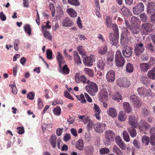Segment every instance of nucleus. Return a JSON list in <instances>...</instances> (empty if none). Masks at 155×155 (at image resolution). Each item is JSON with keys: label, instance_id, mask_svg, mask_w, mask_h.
I'll list each match as a JSON object with an SVG mask.
<instances>
[{"label": "nucleus", "instance_id": "f257e3e1", "mask_svg": "<svg viewBox=\"0 0 155 155\" xmlns=\"http://www.w3.org/2000/svg\"><path fill=\"white\" fill-rule=\"evenodd\" d=\"M85 86L86 90L91 95L94 96L98 91L97 85L95 83L90 81Z\"/></svg>", "mask_w": 155, "mask_h": 155}, {"label": "nucleus", "instance_id": "f03ea898", "mask_svg": "<svg viewBox=\"0 0 155 155\" xmlns=\"http://www.w3.org/2000/svg\"><path fill=\"white\" fill-rule=\"evenodd\" d=\"M116 65L118 67H122L124 64L125 60L119 51H116L115 56Z\"/></svg>", "mask_w": 155, "mask_h": 155}, {"label": "nucleus", "instance_id": "7ed1b4c3", "mask_svg": "<svg viewBox=\"0 0 155 155\" xmlns=\"http://www.w3.org/2000/svg\"><path fill=\"white\" fill-rule=\"evenodd\" d=\"M134 51L136 55L139 56L144 51L145 48L143 44L141 42L135 44L134 45Z\"/></svg>", "mask_w": 155, "mask_h": 155}, {"label": "nucleus", "instance_id": "20e7f679", "mask_svg": "<svg viewBox=\"0 0 155 155\" xmlns=\"http://www.w3.org/2000/svg\"><path fill=\"white\" fill-rule=\"evenodd\" d=\"M153 25L150 23H145L142 25L141 28V33L144 35H147L153 29Z\"/></svg>", "mask_w": 155, "mask_h": 155}, {"label": "nucleus", "instance_id": "39448f33", "mask_svg": "<svg viewBox=\"0 0 155 155\" xmlns=\"http://www.w3.org/2000/svg\"><path fill=\"white\" fill-rule=\"evenodd\" d=\"M130 99L134 106L140 107L143 105L142 102L140 98L135 95H131L130 97Z\"/></svg>", "mask_w": 155, "mask_h": 155}, {"label": "nucleus", "instance_id": "423d86ee", "mask_svg": "<svg viewBox=\"0 0 155 155\" xmlns=\"http://www.w3.org/2000/svg\"><path fill=\"white\" fill-rule=\"evenodd\" d=\"M75 78L76 82L77 83L82 82L83 84H87L89 82V80L87 79L86 77L84 75H79L78 74H76L75 75Z\"/></svg>", "mask_w": 155, "mask_h": 155}, {"label": "nucleus", "instance_id": "0eeeda50", "mask_svg": "<svg viewBox=\"0 0 155 155\" xmlns=\"http://www.w3.org/2000/svg\"><path fill=\"white\" fill-rule=\"evenodd\" d=\"M117 84L120 87H127L130 85V82L126 78H124L118 79Z\"/></svg>", "mask_w": 155, "mask_h": 155}, {"label": "nucleus", "instance_id": "6e6552de", "mask_svg": "<svg viewBox=\"0 0 155 155\" xmlns=\"http://www.w3.org/2000/svg\"><path fill=\"white\" fill-rule=\"evenodd\" d=\"M150 127V125L148 124L144 120H141L138 127L141 133H145L146 131Z\"/></svg>", "mask_w": 155, "mask_h": 155}, {"label": "nucleus", "instance_id": "1a4fd4ad", "mask_svg": "<svg viewBox=\"0 0 155 155\" xmlns=\"http://www.w3.org/2000/svg\"><path fill=\"white\" fill-rule=\"evenodd\" d=\"M106 126L105 124L100 123H97L94 125V130L97 133H102L105 129Z\"/></svg>", "mask_w": 155, "mask_h": 155}, {"label": "nucleus", "instance_id": "9d476101", "mask_svg": "<svg viewBox=\"0 0 155 155\" xmlns=\"http://www.w3.org/2000/svg\"><path fill=\"white\" fill-rule=\"evenodd\" d=\"M144 9V5L143 3L140 2L137 4L136 6L133 8L134 14L137 15L140 13Z\"/></svg>", "mask_w": 155, "mask_h": 155}, {"label": "nucleus", "instance_id": "9b49d317", "mask_svg": "<svg viewBox=\"0 0 155 155\" xmlns=\"http://www.w3.org/2000/svg\"><path fill=\"white\" fill-rule=\"evenodd\" d=\"M131 47H127L123 48L122 52L124 57L128 58L131 56L133 53Z\"/></svg>", "mask_w": 155, "mask_h": 155}, {"label": "nucleus", "instance_id": "f8f14e48", "mask_svg": "<svg viewBox=\"0 0 155 155\" xmlns=\"http://www.w3.org/2000/svg\"><path fill=\"white\" fill-rule=\"evenodd\" d=\"M108 95L107 89L106 88L102 89L99 92L98 98L100 100L106 99Z\"/></svg>", "mask_w": 155, "mask_h": 155}, {"label": "nucleus", "instance_id": "ddd939ff", "mask_svg": "<svg viewBox=\"0 0 155 155\" xmlns=\"http://www.w3.org/2000/svg\"><path fill=\"white\" fill-rule=\"evenodd\" d=\"M147 12L151 14L155 12V3L152 1H148L147 4Z\"/></svg>", "mask_w": 155, "mask_h": 155}, {"label": "nucleus", "instance_id": "4468645a", "mask_svg": "<svg viewBox=\"0 0 155 155\" xmlns=\"http://www.w3.org/2000/svg\"><path fill=\"white\" fill-rule=\"evenodd\" d=\"M107 81L109 82H112L115 80V73L113 70L109 71L106 76Z\"/></svg>", "mask_w": 155, "mask_h": 155}, {"label": "nucleus", "instance_id": "2eb2a0df", "mask_svg": "<svg viewBox=\"0 0 155 155\" xmlns=\"http://www.w3.org/2000/svg\"><path fill=\"white\" fill-rule=\"evenodd\" d=\"M132 34L135 35H137L140 31V27L137 25H131L129 28Z\"/></svg>", "mask_w": 155, "mask_h": 155}, {"label": "nucleus", "instance_id": "dca6fc26", "mask_svg": "<svg viewBox=\"0 0 155 155\" xmlns=\"http://www.w3.org/2000/svg\"><path fill=\"white\" fill-rule=\"evenodd\" d=\"M84 64L87 67H91L93 65V59L91 57H87L83 59Z\"/></svg>", "mask_w": 155, "mask_h": 155}, {"label": "nucleus", "instance_id": "f3484780", "mask_svg": "<svg viewBox=\"0 0 155 155\" xmlns=\"http://www.w3.org/2000/svg\"><path fill=\"white\" fill-rule=\"evenodd\" d=\"M58 62L59 67H61V65L65 63L63 56L60 52H57V55L56 56Z\"/></svg>", "mask_w": 155, "mask_h": 155}, {"label": "nucleus", "instance_id": "a211bd4d", "mask_svg": "<svg viewBox=\"0 0 155 155\" xmlns=\"http://www.w3.org/2000/svg\"><path fill=\"white\" fill-rule=\"evenodd\" d=\"M129 124L132 127L136 128L137 124L136 118L133 115L130 116L129 118Z\"/></svg>", "mask_w": 155, "mask_h": 155}, {"label": "nucleus", "instance_id": "6ab92c4d", "mask_svg": "<svg viewBox=\"0 0 155 155\" xmlns=\"http://www.w3.org/2000/svg\"><path fill=\"white\" fill-rule=\"evenodd\" d=\"M105 138H109L114 140L115 135L114 133L111 130H106L105 133Z\"/></svg>", "mask_w": 155, "mask_h": 155}, {"label": "nucleus", "instance_id": "aec40b11", "mask_svg": "<svg viewBox=\"0 0 155 155\" xmlns=\"http://www.w3.org/2000/svg\"><path fill=\"white\" fill-rule=\"evenodd\" d=\"M105 59L101 58L99 60L97 63V67L101 70H103L105 65Z\"/></svg>", "mask_w": 155, "mask_h": 155}, {"label": "nucleus", "instance_id": "412c9836", "mask_svg": "<svg viewBox=\"0 0 155 155\" xmlns=\"http://www.w3.org/2000/svg\"><path fill=\"white\" fill-rule=\"evenodd\" d=\"M62 25L65 27H70L73 25V23L69 18H67L64 19Z\"/></svg>", "mask_w": 155, "mask_h": 155}, {"label": "nucleus", "instance_id": "4be33fe9", "mask_svg": "<svg viewBox=\"0 0 155 155\" xmlns=\"http://www.w3.org/2000/svg\"><path fill=\"white\" fill-rule=\"evenodd\" d=\"M107 51V47L106 45H104L99 48L98 53L101 55H104Z\"/></svg>", "mask_w": 155, "mask_h": 155}, {"label": "nucleus", "instance_id": "5701e85b", "mask_svg": "<svg viewBox=\"0 0 155 155\" xmlns=\"http://www.w3.org/2000/svg\"><path fill=\"white\" fill-rule=\"evenodd\" d=\"M60 69V73L64 74H69L70 70L68 68V65L67 64H65L63 68L59 67Z\"/></svg>", "mask_w": 155, "mask_h": 155}, {"label": "nucleus", "instance_id": "b1692460", "mask_svg": "<svg viewBox=\"0 0 155 155\" xmlns=\"http://www.w3.org/2000/svg\"><path fill=\"white\" fill-rule=\"evenodd\" d=\"M140 67L142 71L146 72L150 68V66L149 64L143 63L140 64Z\"/></svg>", "mask_w": 155, "mask_h": 155}, {"label": "nucleus", "instance_id": "393cba45", "mask_svg": "<svg viewBox=\"0 0 155 155\" xmlns=\"http://www.w3.org/2000/svg\"><path fill=\"white\" fill-rule=\"evenodd\" d=\"M140 96L146 97L147 96V90L144 88L141 87L138 88L137 90Z\"/></svg>", "mask_w": 155, "mask_h": 155}, {"label": "nucleus", "instance_id": "a878e982", "mask_svg": "<svg viewBox=\"0 0 155 155\" xmlns=\"http://www.w3.org/2000/svg\"><path fill=\"white\" fill-rule=\"evenodd\" d=\"M122 14L126 17H128L131 15V12L130 10L128 8L123 7L121 10Z\"/></svg>", "mask_w": 155, "mask_h": 155}, {"label": "nucleus", "instance_id": "bb28decb", "mask_svg": "<svg viewBox=\"0 0 155 155\" xmlns=\"http://www.w3.org/2000/svg\"><path fill=\"white\" fill-rule=\"evenodd\" d=\"M57 141L56 136L55 135H52L50 139L49 142L53 148H54L56 147Z\"/></svg>", "mask_w": 155, "mask_h": 155}, {"label": "nucleus", "instance_id": "cd10ccee", "mask_svg": "<svg viewBox=\"0 0 155 155\" xmlns=\"http://www.w3.org/2000/svg\"><path fill=\"white\" fill-rule=\"evenodd\" d=\"M108 114L112 117H115L117 116V114L116 110L113 107H110L107 111Z\"/></svg>", "mask_w": 155, "mask_h": 155}, {"label": "nucleus", "instance_id": "c85d7f7f", "mask_svg": "<svg viewBox=\"0 0 155 155\" xmlns=\"http://www.w3.org/2000/svg\"><path fill=\"white\" fill-rule=\"evenodd\" d=\"M94 110L95 112L94 115L96 118L97 120H100L101 118L100 114L101 112V110L99 107H94Z\"/></svg>", "mask_w": 155, "mask_h": 155}, {"label": "nucleus", "instance_id": "c756f323", "mask_svg": "<svg viewBox=\"0 0 155 155\" xmlns=\"http://www.w3.org/2000/svg\"><path fill=\"white\" fill-rule=\"evenodd\" d=\"M67 12L71 17L75 18L77 16V12L73 8H70L68 9L67 10Z\"/></svg>", "mask_w": 155, "mask_h": 155}, {"label": "nucleus", "instance_id": "7c9ffc66", "mask_svg": "<svg viewBox=\"0 0 155 155\" xmlns=\"http://www.w3.org/2000/svg\"><path fill=\"white\" fill-rule=\"evenodd\" d=\"M76 148L80 150H83L84 147L83 142L82 140H78L76 145Z\"/></svg>", "mask_w": 155, "mask_h": 155}, {"label": "nucleus", "instance_id": "2f4dec72", "mask_svg": "<svg viewBox=\"0 0 155 155\" xmlns=\"http://www.w3.org/2000/svg\"><path fill=\"white\" fill-rule=\"evenodd\" d=\"M126 116L124 112L122 111L120 112L118 116V120L121 121H124L126 118Z\"/></svg>", "mask_w": 155, "mask_h": 155}, {"label": "nucleus", "instance_id": "473e14b6", "mask_svg": "<svg viewBox=\"0 0 155 155\" xmlns=\"http://www.w3.org/2000/svg\"><path fill=\"white\" fill-rule=\"evenodd\" d=\"M134 66L131 63H128L126 64V70L127 72L131 73L133 72Z\"/></svg>", "mask_w": 155, "mask_h": 155}, {"label": "nucleus", "instance_id": "72a5a7b5", "mask_svg": "<svg viewBox=\"0 0 155 155\" xmlns=\"http://www.w3.org/2000/svg\"><path fill=\"white\" fill-rule=\"evenodd\" d=\"M128 130L130 133L131 137L134 138L137 135L136 130L133 127L128 128Z\"/></svg>", "mask_w": 155, "mask_h": 155}, {"label": "nucleus", "instance_id": "f704fd0d", "mask_svg": "<svg viewBox=\"0 0 155 155\" xmlns=\"http://www.w3.org/2000/svg\"><path fill=\"white\" fill-rule=\"evenodd\" d=\"M74 59L75 62L78 65L81 64V61L80 57L78 54L77 52V51H74Z\"/></svg>", "mask_w": 155, "mask_h": 155}, {"label": "nucleus", "instance_id": "c9c22d12", "mask_svg": "<svg viewBox=\"0 0 155 155\" xmlns=\"http://www.w3.org/2000/svg\"><path fill=\"white\" fill-rule=\"evenodd\" d=\"M145 47L147 50L151 52H154V47L151 43H150L146 44Z\"/></svg>", "mask_w": 155, "mask_h": 155}, {"label": "nucleus", "instance_id": "e433bc0d", "mask_svg": "<svg viewBox=\"0 0 155 155\" xmlns=\"http://www.w3.org/2000/svg\"><path fill=\"white\" fill-rule=\"evenodd\" d=\"M84 73L89 77L93 78L94 76L93 71L91 69L85 68L84 70Z\"/></svg>", "mask_w": 155, "mask_h": 155}, {"label": "nucleus", "instance_id": "4c0bfd02", "mask_svg": "<svg viewBox=\"0 0 155 155\" xmlns=\"http://www.w3.org/2000/svg\"><path fill=\"white\" fill-rule=\"evenodd\" d=\"M113 152L117 155H122L123 153L120 148L116 145H114L113 148Z\"/></svg>", "mask_w": 155, "mask_h": 155}, {"label": "nucleus", "instance_id": "58836bf2", "mask_svg": "<svg viewBox=\"0 0 155 155\" xmlns=\"http://www.w3.org/2000/svg\"><path fill=\"white\" fill-rule=\"evenodd\" d=\"M93 147L91 146H89L86 147L84 149L86 154L90 155L93 151Z\"/></svg>", "mask_w": 155, "mask_h": 155}, {"label": "nucleus", "instance_id": "ea45409f", "mask_svg": "<svg viewBox=\"0 0 155 155\" xmlns=\"http://www.w3.org/2000/svg\"><path fill=\"white\" fill-rule=\"evenodd\" d=\"M67 2L72 5L76 6L80 5V3L78 0H67Z\"/></svg>", "mask_w": 155, "mask_h": 155}, {"label": "nucleus", "instance_id": "a19ab883", "mask_svg": "<svg viewBox=\"0 0 155 155\" xmlns=\"http://www.w3.org/2000/svg\"><path fill=\"white\" fill-rule=\"evenodd\" d=\"M142 142L145 145L147 146L150 140L149 138L146 136H143L142 139Z\"/></svg>", "mask_w": 155, "mask_h": 155}, {"label": "nucleus", "instance_id": "79ce46f5", "mask_svg": "<svg viewBox=\"0 0 155 155\" xmlns=\"http://www.w3.org/2000/svg\"><path fill=\"white\" fill-rule=\"evenodd\" d=\"M155 73L152 69L149 70L147 73V76L148 77L152 80H155Z\"/></svg>", "mask_w": 155, "mask_h": 155}, {"label": "nucleus", "instance_id": "37998d69", "mask_svg": "<svg viewBox=\"0 0 155 155\" xmlns=\"http://www.w3.org/2000/svg\"><path fill=\"white\" fill-rule=\"evenodd\" d=\"M109 152V149L107 148H102L99 150V153L101 155L107 154Z\"/></svg>", "mask_w": 155, "mask_h": 155}, {"label": "nucleus", "instance_id": "c03bdc74", "mask_svg": "<svg viewBox=\"0 0 155 155\" xmlns=\"http://www.w3.org/2000/svg\"><path fill=\"white\" fill-rule=\"evenodd\" d=\"M24 30L25 32L28 35L30 36L31 35V30L29 25H26L24 27Z\"/></svg>", "mask_w": 155, "mask_h": 155}, {"label": "nucleus", "instance_id": "a18cd8bd", "mask_svg": "<svg viewBox=\"0 0 155 155\" xmlns=\"http://www.w3.org/2000/svg\"><path fill=\"white\" fill-rule=\"evenodd\" d=\"M112 98L115 101L121 100L122 97L121 95L118 92H117L112 96Z\"/></svg>", "mask_w": 155, "mask_h": 155}, {"label": "nucleus", "instance_id": "49530a36", "mask_svg": "<svg viewBox=\"0 0 155 155\" xmlns=\"http://www.w3.org/2000/svg\"><path fill=\"white\" fill-rule=\"evenodd\" d=\"M123 135L124 139L127 142L130 141V139L129 134L126 131H124L123 133Z\"/></svg>", "mask_w": 155, "mask_h": 155}, {"label": "nucleus", "instance_id": "de8ad7c7", "mask_svg": "<svg viewBox=\"0 0 155 155\" xmlns=\"http://www.w3.org/2000/svg\"><path fill=\"white\" fill-rule=\"evenodd\" d=\"M127 38L124 34V33H122L120 38V43L122 46L125 45L126 42V38Z\"/></svg>", "mask_w": 155, "mask_h": 155}, {"label": "nucleus", "instance_id": "09e8293b", "mask_svg": "<svg viewBox=\"0 0 155 155\" xmlns=\"http://www.w3.org/2000/svg\"><path fill=\"white\" fill-rule=\"evenodd\" d=\"M76 97L82 103H84L86 102V100L85 99L84 95L83 94H81L80 95H78Z\"/></svg>", "mask_w": 155, "mask_h": 155}, {"label": "nucleus", "instance_id": "8fccbe9b", "mask_svg": "<svg viewBox=\"0 0 155 155\" xmlns=\"http://www.w3.org/2000/svg\"><path fill=\"white\" fill-rule=\"evenodd\" d=\"M109 37L110 40L111 39H118L119 34L111 33H110Z\"/></svg>", "mask_w": 155, "mask_h": 155}, {"label": "nucleus", "instance_id": "3c124183", "mask_svg": "<svg viewBox=\"0 0 155 155\" xmlns=\"http://www.w3.org/2000/svg\"><path fill=\"white\" fill-rule=\"evenodd\" d=\"M53 112L55 115H59L61 114V110L60 107H55L54 109Z\"/></svg>", "mask_w": 155, "mask_h": 155}, {"label": "nucleus", "instance_id": "603ef678", "mask_svg": "<svg viewBox=\"0 0 155 155\" xmlns=\"http://www.w3.org/2000/svg\"><path fill=\"white\" fill-rule=\"evenodd\" d=\"M133 144L134 146L140 150L141 149V147L140 146V143L138 142L136 139H134L133 142Z\"/></svg>", "mask_w": 155, "mask_h": 155}, {"label": "nucleus", "instance_id": "864d4df0", "mask_svg": "<svg viewBox=\"0 0 155 155\" xmlns=\"http://www.w3.org/2000/svg\"><path fill=\"white\" fill-rule=\"evenodd\" d=\"M63 104V101L58 100V99H55L54 101L52 103V105L53 106H55L56 104Z\"/></svg>", "mask_w": 155, "mask_h": 155}, {"label": "nucleus", "instance_id": "5fc2aeb1", "mask_svg": "<svg viewBox=\"0 0 155 155\" xmlns=\"http://www.w3.org/2000/svg\"><path fill=\"white\" fill-rule=\"evenodd\" d=\"M141 20L143 22H145L147 19V17L145 13H142L140 15Z\"/></svg>", "mask_w": 155, "mask_h": 155}, {"label": "nucleus", "instance_id": "6e6d98bb", "mask_svg": "<svg viewBox=\"0 0 155 155\" xmlns=\"http://www.w3.org/2000/svg\"><path fill=\"white\" fill-rule=\"evenodd\" d=\"M43 31L44 37L50 40H51V37L48 31L45 30H43Z\"/></svg>", "mask_w": 155, "mask_h": 155}, {"label": "nucleus", "instance_id": "4d7b16f0", "mask_svg": "<svg viewBox=\"0 0 155 155\" xmlns=\"http://www.w3.org/2000/svg\"><path fill=\"white\" fill-rule=\"evenodd\" d=\"M150 143L152 145H155V133H153L150 135Z\"/></svg>", "mask_w": 155, "mask_h": 155}, {"label": "nucleus", "instance_id": "13d9d810", "mask_svg": "<svg viewBox=\"0 0 155 155\" xmlns=\"http://www.w3.org/2000/svg\"><path fill=\"white\" fill-rule=\"evenodd\" d=\"M52 127V124H44L42 125V128L43 130L44 128L45 129L49 130Z\"/></svg>", "mask_w": 155, "mask_h": 155}, {"label": "nucleus", "instance_id": "bf43d9fd", "mask_svg": "<svg viewBox=\"0 0 155 155\" xmlns=\"http://www.w3.org/2000/svg\"><path fill=\"white\" fill-rule=\"evenodd\" d=\"M47 57L48 59H51L52 58V51L49 49L46 51Z\"/></svg>", "mask_w": 155, "mask_h": 155}, {"label": "nucleus", "instance_id": "052dcab7", "mask_svg": "<svg viewBox=\"0 0 155 155\" xmlns=\"http://www.w3.org/2000/svg\"><path fill=\"white\" fill-rule=\"evenodd\" d=\"M117 145L121 149L123 150H125L126 149V144L123 141Z\"/></svg>", "mask_w": 155, "mask_h": 155}, {"label": "nucleus", "instance_id": "680f3d73", "mask_svg": "<svg viewBox=\"0 0 155 155\" xmlns=\"http://www.w3.org/2000/svg\"><path fill=\"white\" fill-rule=\"evenodd\" d=\"M35 97V94L32 92H29L27 95V98L31 100H34Z\"/></svg>", "mask_w": 155, "mask_h": 155}, {"label": "nucleus", "instance_id": "e2e57ef3", "mask_svg": "<svg viewBox=\"0 0 155 155\" xmlns=\"http://www.w3.org/2000/svg\"><path fill=\"white\" fill-rule=\"evenodd\" d=\"M105 21L107 27H109L111 26V20L109 16H107L105 19Z\"/></svg>", "mask_w": 155, "mask_h": 155}, {"label": "nucleus", "instance_id": "0e129e2a", "mask_svg": "<svg viewBox=\"0 0 155 155\" xmlns=\"http://www.w3.org/2000/svg\"><path fill=\"white\" fill-rule=\"evenodd\" d=\"M17 130L18 133L19 134H22L25 132L24 128L22 127H18Z\"/></svg>", "mask_w": 155, "mask_h": 155}, {"label": "nucleus", "instance_id": "69168bd1", "mask_svg": "<svg viewBox=\"0 0 155 155\" xmlns=\"http://www.w3.org/2000/svg\"><path fill=\"white\" fill-rule=\"evenodd\" d=\"M112 28L114 32V34H118V30L117 26L116 24H113L112 25Z\"/></svg>", "mask_w": 155, "mask_h": 155}, {"label": "nucleus", "instance_id": "338daca9", "mask_svg": "<svg viewBox=\"0 0 155 155\" xmlns=\"http://www.w3.org/2000/svg\"><path fill=\"white\" fill-rule=\"evenodd\" d=\"M114 140L109 139V138H105L104 140V143L105 145H109L110 144V141H113Z\"/></svg>", "mask_w": 155, "mask_h": 155}, {"label": "nucleus", "instance_id": "774afa93", "mask_svg": "<svg viewBox=\"0 0 155 155\" xmlns=\"http://www.w3.org/2000/svg\"><path fill=\"white\" fill-rule=\"evenodd\" d=\"M64 95L66 97L69 99L72 100L73 99V97L70 95L69 93L67 91H64Z\"/></svg>", "mask_w": 155, "mask_h": 155}]
</instances>
